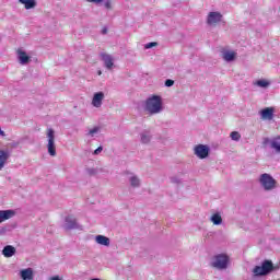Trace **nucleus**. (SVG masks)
<instances>
[{
    "label": "nucleus",
    "mask_w": 280,
    "mask_h": 280,
    "mask_svg": "<svg viewBox=\"0 0 280 280\" xmlns=\"http://www.w3.org/2000/svg\"><path fill=\"white\" fill-rule=\"evenodd\" d=\"M163 109V101H161V96L153 95L145 101L144 110L149 115H156Z\"/></svg>",
    "instance_id": "1"
},
{
    "label": "nucleus",
    "mask_w": 280,
    "mask_h": 280,
    "mask_svg": "<svg viewBox=\"0 0 280 280\" xmlns=\"http://www.w3.org/2000/svg\"><path fill=\"white\" fill-rule=\"evenodd\" d=\"M275 270V265L272 260H265L261 266H256L253 269L255 277H266V275H270Z\"/></svg>",
    "instance_id": "2"
},
{
    "label": "nucleus",
    "mask_w": 280,
    "mask_h": 280,
    "mask_svg": "<svg viewBox=\"0 0 280 280\" xmlns=\"http://www.w3.org/2000/svg\"><path fill=\"white\" fill-rule=\"evenodd\" d=\"M259 183L265 191H272L277 187V179L267 173L260 175Z\"/></svg>",
    "instance_id": "3"
},
{
    "label": "nucleus",
    "mask_w": 280,
    "mask_h": 280,
    "mask_svg": "<svg viewBox=\"0 0 280 280\" xmlns=\"http://www.w3.org/2000/svg\"><path fill=\"white\" fill-rule=\"evenodd\" d=\"M211 266L218 270H226V268H229V256H226V254H219L214 256V261Z\"/></svg>",
    "instance_id": "4"
},
{
    "label": "nucleus",
    "mask_w": 280,
    "mask_h": 280,
    "mask_svg": "<svg viewBox=\"0 0 280 280\" xmlns=\"http://www.w3.org/2000/svg\"><path fill=\"white\" fill-rule=\"evenodd\" d=\"M47 138H48V154H50V156H56V135L54 129H47Z\"/></svg>",
    "instance_id": "5"
},
{
    "label": "nucleus",
    "mask_w": 280,
    "mask_h": 280,
    "mask_svg": "<svg viewBox=\"0 0 280 280\" xmlns=\"http://www.w3.org/2000/svg\"><path fill=\"white\" fill-rule=\"evenodd\" d=\"M195 154L198 159H207L209 156V148L205 144L195 147Z\"/></svg>",
    "instance_id": "6"
},
{
    "label": "nucleus",
    "mask_w": 280,
    "mask_h": 280,
    "mask_svg": "<svg viewBox=\"0 0 280 280\" xmlns=\"http://www.w3.org/2000/svg\"><path fill=\"white\" fill-rule=\"evenodd\" d=\"M222 21V15L220 12H210L208 14L207 23L208 25H218Z\"/></svg>",
    "instance_id": "7"
},
{
    "label": "nucleus",
    "mask_w": 280,
    "mask_h": 280,
    "mask_svg": "<svg viewBox=\"0 0 280 280\" xmlns=\"http://www.w3.org/2000/svg\"><path fill=\"white\" fill-rule=\"evenodd\" d=\"M260 117L265 120H272L275 117V107H267L260 110Z\"/></svg>",
    "instance_id": "8"
},
{
    "label": "nucleus",
    "mask_w": 280,
    "mask_h": 280,
    "mask_svg": "<svg viewBox=\"0 0 280 280\" xmlns=\"http://www.w3.org/2000/svg\"><path fill=\"white\" fill-rule=\"evenodd\" d=\"M102 102H104V92L95 93L93 98H92V105L95 108H100L102 106Z\"/></svg>",
    "instance_id": "9"
},
{
    "label": "nucleus",
    "mask_w": 280,
    "mask_h": 280,
    "mask_svg": "<svg viewBox=\"0 0 280 280\" xmlns=\"http://www.w3.org/2000/svg\"><path fill=\"white\" fill-rule=\"evenodd\" d=\"M18 58H19V62L20 65H28L30 62V56H27V52L19 49L18 50Z\"/></svg>",
    "instance_id": "10"
},
{
    "label": "nucleus",
    "mask_w": 280,
    "mask_h": 280,
    "mask_svg": "<svg viewBox=\"0 0 280 280\" xmlns=\"http://www.w3.org/2000/svg\"><path fill=\"white\" fill-rule=\"evenodd\" d=\"M102 60L105 62L106 69H113V57L106 52L101 54Z\"/></svg>",
    "instance_id": "11"
},
{
    "label": "nucleus",
    "mask_w": 280,
    "mask_h": 280,
    "mask_svg": "<svg viewBox=\"0 0 280 280\" xmlns=\"http://www.w3.org/2000/svg\"><path fill=\"white\" fill-rule=\"evenodd\" d=\"M8 159H10V154L8 153V151L0 150V172L5 167Z\"/></svg>",
    "instance_id": "12"
},
{
    "label": "nucleus",
    "mask_w": 280,
    "mask_h": 280,
    "mask_svg": "<svg viewBox=\"0 0 280 280\" xmlns=\"http://www.w3.org/2000/svg\"><path fill=\"white\" fill-rule=\"evenodd\" d=\"M66 229H78V221L73 217H67L66 218Z\"/></svg>",
    "instance_id": "13"
},
{
    "label": "nucleus",
    "mask_w": 280,
    "mask_h": 280,
    "mask_svg": "<svg viewBox=\"0 0 280 280\" xmlns=\"http://www.w3.org/2000/svg\"><path fill=\"white\" fill-rule=\"evenodd\" d=\"M21 278L23 280H34V271L32 268H27L21 271Z\"/></svg>",
    "instance_id": "14"
},
{
    "label": "nucleus",
    "mask_w": 280,
    "mask_h": 280,
    "mask_svg": "<svg viewBox=\"0 0 280 280\" xmlns=\"http://www.w3.org/2000/svg\"><path fill=\"white\" fill-rule=\"evenodd\" d=\"M15 254H16V248H14V246L12 245H7L2 250V255H4L5 257H13V255Z\"/></svg>",
    "instance_id": "15"
},
{
    "label": "nucleus",
    "mask_w": 280,
    "mask_h": 280,
    "mask_svg": "<svg viewBox=\"0 0 280 280\" xmlns=\"http://www.w3.org/2000/svg\"><path fill=\"white\" fill-rule=\"evenodd\" d=\"M12 215H14V211L12 210L0 211V224L1 222H5V220H10Z\"/></svg>",
    "instance_id": "16"
},
{
    "label": "nucleus",
    "mask_w": 280,
    "mask_h": 280,
    "mask_svg": "<svg viewBox=\"0 0 280 280\" xmlns=\"http://www.w3.org/2000/svg\"><path fill=\"white\" fill-rule=\"evenodd\" d=\"M95 242H97L101 246H110V238L104 235H97L95 237Z\"/></svg>",
    "instance_id": "17"
},
{
    "label": "nucleus",
    "mask_w": 280,
    "mask_h": 280,
    "mask_svg": "<svg viewBox=\"0 0 280 280\" xmlns=\"http://www.w3.org/2000/svg\"><path fill=\"white\" fill-rule=\"evenodd\" d=\"M270 145L272 150H276L278 154H280V136H277L270 141Z\"/></svg>",
    "instance_id": "18"
},
{
    "label": "nucleus",
    "mask_w": 280,
    "mask_h": 280,
    "mask_svg": "<svg viewBox=\"0 0 280 280\" xmlns=\"http://www.w3.org/2000/svg\"><path fill=\"white\" fill-rule=\"evenodd\" d=\"M20 3H22V5H24V8L26 10H32L33 8H36V0H19Z\"/></svg>",
    "instance_id": "19"
},
{
    "label": "nucleus",
    "mask_w": 280,
    "mask_h": 280,
    "mask_svg": "<svg viewBox=\"0 0 280 280\" xmlns=\"http://www.w3.org/2000/svg\"><path fill=\"white\" fill-rule=\"evenodd\" d=\"M223 59L226 62H231V61L235 60V51H225L223 54Z\"/></svg>",
    "instance_id": "20"
},
{
    "label": "nucleus",
    "mask_w": 280,
    "mask_h": 280,
    "mask_svg": "<svg viewBox=\"0 0 280 280\" xmlns=\"http://www.w3.org/2000/svg\"><path fill=\"white\" fill-rule=\"evenodd\" d=\"M211 222H212L215 226L222 224V215H220V213H214V214H212V217H211Z\"/></svg>",
    "instance_id": "21"
},
{
    "label": "nucleus",
    "mask_w": 280,
    "mask_h": 280,
    "mask_svg": "<svg viewBox=\"0 0 280 280\" xmlns=\"http://www.w3.org/2000/svg\"><path fill=\"white\" fill-rule=\"evenodd\" d=\"M256 85L260 86V89H268V86H270V82L267 80H258L256 81Z\"/></svg>",
    "instance_id": "22"
},
{
    "label": "nucleus",
    "mask_w": 280,
    "mask_h": 280,
    "mask_svg": "<svg viewBox=\"0 0 280 280\" xmlns=\"http://www.w3.org/2000/svg\"><path fill=\"white\" fill-rule=\"evenodd\" d=\"M230 137H231L232 141H240L242 139V135H240V132H237V131H232L230 133Z\"/></svg>",
    "instance_id": "23"
},
{
    "label": "nucleus",
    "mask_w": 280,
    "mask_h": 280,
    "mask_svg": "<svg viewBox=\"0 0 280 280\" xmlns=\"http://www.w3.org/2000/svg\"><path fill=\"white\" fill-rule=\"evenodd\" d=\"M131 187H139L140 180L138 179L137 176H133L130 178Z\"/></svg>",
    "instance_id": "24"
},
{
    "label": "nucleus",
    "mask_w": 280,
    "mask_h": 280,
    "mask_svg": "<svg viewBox=\"0 0 280 280\" xmlns=\"http://www.w3.org/2000/svg\"><path fill=\"white\" fill-rule=\"evenodd\" d=\"M158 45H159V43L151 42V43L145 44L144 48L145 49H152V47H156Z\"/></svg>",
    "instance_id": "25"
},
{
    "label": "nucleus",
    "mask_w": 280,
    "mask_h": 280,
    "mask_svg": "<svg viewBox=\"0 0 280 280\" xmlns=\"http://www.w3.org/2000/svg\"><path fill=\"white\" fill-rule=\"evenodd\" d=\"M105 8H106L107 10H113V1L106 0V1H105Z\"/></svg>",
    "instance_id": "26"
},
{
    "label": "nucleus",
    "mask_w": 280,
    "mask_h": 280,
    "mask_svg": "<svg viewBox=\"0 0 280 280\" xmlns=\"http://www.w3.org/2000/svg\"><path fill=\"white\" fill-rule=\"evenodd\" d=\"M141 141H142V143H150V136L142 135Z\"/></svg>",
    "instance_id": "27"
},
{
    "label": "nucleus",
    "mask_w": 280,
    "mask_h": 280,
    "mask_svg": "<svg viewBox=\"0 0 280 280\" xmlns=\"http://www.w3.org/2000/svg\"><path fill=\"white\" fill-rule=\"evenodd\" d=\"M96 132H100V127H94L93 129H91L89 131V135H91V137H93Z\"/></svg>",
    "instance_id": "28"
},
{
    "label": "nucleus",
    "mask_w": 280,
    "mask_h": 280,
    "mask_svg": "<svg viewBox=\"0 0 280 280\" xmlns=\"http://www.w3.org/2000/svg\"><path fill=\"white\" fill-rule=\"evenodd\" d=\"M165 86H174V80L167 79V80L165 81Z\"/></svg>",
    "instance_id": "29"
},
{
    "label": "nucleus",
    "mask_w": 280,
    "mask_h": 280,
    "mask_svg": "<svg viewBox=\"0 0 280 280\" xmlns=\"http://www.w3.org/2000/svg\"><path fill=\"white\" fill-rule=\"evenodd\" d=\"M89 3H102V0H88Z\"/></svg>",
    "instance_id": "30"
},
{
    "label": "nucleus",
    "mask_w": 280,
    "mask_h": 280,
    "mask_svg": "<svg viewBox=\"0 0 280 280\" xmlns=\"http://www.w3.org/2000/svg\"><path fill=\"white\" fill-rule=\"evenodd\" d=\"M103 148L102 147H98L95 151H94V154H100L102 152Z\"/></svg>",
    "instance_id": "31"
},
{
    "label": "nucleus",
    "mask_w": 280,
    "mask_h": 280,
    "mask_svg": "<svg viewBox=\"0 0 280 280\" xmlns=\"http://www.w3.org/2000/svg\"><path fill=\"white\" fill-rule=\"evenodd\" d=\"M269 142H270V139L266 138V139L264 140V145H268Z\"/></svg>",
    "instance_id": "32"
},
{
    "label": "nucleus",
    "mask_w": 280,
    "mask_h": 280,
    "mask_svg": "<svg viewBox=\"0 0 280 280\" xmlns=\"http://www.w3.org/2000/svg\"><path fill=\"white\" fill-rule=\"evenodd\" d=\"M0 135L1 137H5V131L1 130V128H0Z\"/></svg>",
    "instance_id": "33"
},
{
    "label": "nucleus",
    "mask_w": 280,
    "mask_h": 280,
    "mask_svg": "<svg viewBox=\"0 0 280 280\" xmlns=\"http://www.w3.org/2000/svg\"><path fill=\"white\" fill-rule=\"evenodd\" d=\"M0 135L1 137H5V131L1 130V128H0Z\"/></svg>",
    "instance_id": "34"
},
{
    "label": "nucleus",
    "mask_w": 280,
    "mask_h": 280,
    "mask_svg": "<svg viewBox=\"0 0 280 280\" xmlns=\"http://www.w3.org/2000/svg\"><path fill=\"white\" fill-rule=\"evenodd\" d=\"M50 280H60V277L55 276V277H52Z\"/></svg>",
    "instance_id": "35"
},
{
    "label": "nucleus",
    "mask_w": 280,
    "mask_h": 280,
    "mask_svg": "<svg viewBox=\"0 0 280 280\" xmlns=\"http://www.w3.org/2000/svg\"><path fill=\"white\" fill-rule=\"evenodd\" d=\"M102 74V71H98V75H101Z\"/></svg>",
    "instance_id": "36"
},
{
    "label": "nucleus",
    "mask_w": 280,
    "mask_h": 280,
    "mask_svg": "<svg viewBox=\"0 0 280 280\" xmlns=\"http://www.w3.org/2000/svg\"><path fill=\"white\" fill-rule=\"evenodd\" d=\"M92 280H100V279H97V278H94V279H92Z\"/></svg>",
    "instance_id": "37"
},
{
    "label": "nucleus",
    "mask_w": 280,
    "mask_h": 280,
    "mask_svg": "<svg viewBox=\"0 0 280 280\" xmlns=\"http://www.w3.org/2000/svg\"><path fill=\"white\" fill-rule=\"evenodd\" d=\"M103 34H106V31H103Z\"/></svg>",
    "instance_id": "38"
}]
</instances>
